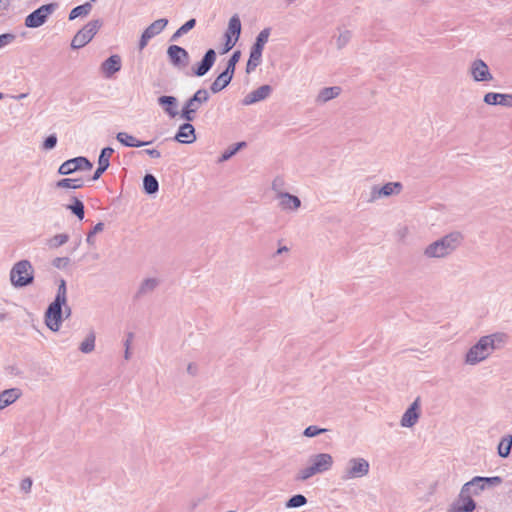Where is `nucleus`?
<instances>
[{
	"label": "nucleus",
	"instance_id": "obj_1",
	"mask_svg": "<svg viewBox=\"0 0 512 512\" xmlns=\"http://www.w3.org/2000/svg\"><path fill=\"white\" fill-rule=\"evenodd\" d=\"M508 336L503 332L484 335L465 354L464 362L475 366L487 360L496 350L503 348Z\"/></svg>",
	"mask_w": 512,
	"mask_h": 512
},
{
	"label": "nucleus",
	"instance_id": "obj_2",
	"mask_svg": "<svg viewBox=\"0 0 512 512\" xmlns=\"http://www.w3.org/2000/svg\"><path fill=\"white\" fill-rule=\"evenodd\" d=\"M463 235L459 231H453L428 244L423 255L427 259H443L455 252L463 242Z\"/></svg>",
	"mask_w": 512,
	"mask_h": 512
},
{
	"label": "nucleus",
	"instance_id": "obj_3",
	"mask_svg": "<svg viewBox=\"0 0 512 512\" xmlns=\"http://www.w3.org/2000/svg\"><path fill=\"white\" fill-rule=\"evenodd\" d=\"M67 301V288L66 281L61 279L59 281L57 293L54 301L48 306L45 312V324L46 326L57 332L62 324L63 320V305L66 304Z\"/></svg>",
	"mask_w": 512,
	"mask_h": 512
},
{
	"label": "nucleus",
	"instance_id": "obj_4",
	"mask_svg": "<svg viewBox=\"0 0 512 512\" xmlns=\"http://www.w3.org/2000/svg\"><path fill=\"white\" fill-rule=\"evenodd\" d=\"M334 464L333 456L329 453H317L309 456L307 466L301 468L295 479L306 481L317 474H323L331 470Z\"/></svg>",
	"mask_w": 512,
	"mask_h": 512
},
{
	"label": "nucleus",
	"instance_id": "obj_5",
	"mask_svg": "<svg viewBox=\"0 0 512 512\" xmlns=\"http://www.w3.org/2000/svg\"><path fill=\"white\" fill-rule=\"evenodd\" d=\"M10 282L15 288L26 287L33 283L34 268L30 261L20 260L10 270Z\"/></svg>",
	"mask_w": 512,
	"mask_h": 512
},
{
	"label": "nucleus",
	"instance_id": "obj_6",
	"mask_svg": "<svg viewBox=\"0 0 512 512\" xmlns=\"http://www.w3.org/2000/svg\"><path fill=\"white\" fill-rule=\"evenodd\" d=\"M370 463L363 457H352L345 463L340 479L342 481H350L353 479L363 478L369 474Z\"/></svg>",
	"mask_w": 512,
	"mask_h": 512
},
{
	"label": "nucleus",
	"instance_id": "obj_7",
	"mask_svg": "<svg viewBox=\"0 0 512 512\" xmlns=\"http://www.w3.org/2000/svg\"><path fill=\"white\" fill-rule=\"evenodd\" d=\"M209 100V93L206 89H198L190 98L184 103L180 112V118L185 121L192 122L196 118V114L202 105Z\"/></svg>",
	"mask_w": 512,
	"mask_h": 512
},
{
	"label": "nucleus",
	"instance_id": "obj_8",
	"mask_svg": "<svg viewBox=\"0 0 512 512\" xmlns=\"http://www.w3.org/2000/svg\"><path fill=\"white\" fill-rule=\"evenodd\" d=\"M101 25L102 22L99 19L88 22L75 34L71 41V47L73 49H80L87 45L96 35Z\"/></svg>",
	"mask_w": 512,
	"mask_h": 512
},
{
	"label": "nucleus",
	"instance_id": "obj_9",
	"mask_svg": "<svg viewBox=\"0 0 512 512\" xmlns=\"http://www.w3.org/2000/svg\"><path fill=\"white\" fill-rule=\"evenodd\" d=\"M57 3H49L40 6L25 18V26L28 28H38L42 26L57 9Z\"/></svg>",
	"mask_w": 512,
	"mask_h": 512
},
{
	"label": "nucleus",
	"instance_id": "obj_10",
	"mask_svg": "<svg viewBox=\"0 0 512 512\" xmlns=\"http://www.w3.org/2000/svg\"><path fill=\"white\" fill-rule=\"evenodd\" d=\"M403 190L401 182H388L383 186L373 185L368 202L373 203L382 198L399 195Z\"/></svg>",
	"mask_w": 512,
	"mask_h": 512
},
{
	"label": "nucleus",
	"instance_id": "obj_11",
	"mask_svg": "<svg viewBox=\"0 0 512 512\" xmlns=\"http://www.w3.org/2000/svg\"><path fill=\"white\" fill-rule=\"evenodd\" d=\"M502 483V479L499 476L494 477H481L476 476L472 478L470 481L465 483L462 487L464 488V491L471 492L472 495H478L483 490H485L488 487H494L497 485H500Z\"/></svg>",
	"mask_w": 512,
	"mask_h": 512
},
{
	"label": "nucleus",
	"instance_id": "obj_12",
	"mask_svg": "<svg viewBox=\"0 0 512 512\" xmlns=\"http://www.w3.org/2000/svg\"><path fill=\"white\" fill-rule=\"evenodd\" d=\"M92 167V163L86 157L79 156L63 162L58 169V173L60 175H69L78 170H90Z\"/></svg>",
	"mask_w": 512,
	"mask_h": 512
},
{
	"label": "nucleus",
	"instance_id": "obj_13",
	"mask_svg": "<svg viewBox=\"0 0 512 512\" xmlns=\"http://www.w3.org/2000/svg\"><path fill=\"white\" fill-rule=\"evenodd\" d=\"M167 24H168V20L166 18H161V19L155 20L153 23H151L143 31V33L140 37L139 50H143L152 38L159 35L165 29Z\"/></svg>",
	"mask_w": 512,
	"mask_h": 512
},
{
	"label": "nucleus",
	"instance_id": "obj_14",
	"mask_svg": "<svg viewBox=\"0 0 512 512\" xmlns=\"http://www.w3.org/2000/svg\"><path fill=\"white\" fill-rule=\"evenodd\" d=\"M167 56L170 63L178 69H183L189 64L188 52L178 45H170L167 49Z\"/></svg>",
	"mask_w": 512,
	"mask_h": 512
},
{
	"label": "nucleus",
	"instance_id": "obj_15",
	"mask_svg": "<svg viewBox=\"0 0 512 512\" xmlns=\"http://www.w3.org/2000/svg\"><path fill=\"white\" fill-rule=\"evenodd\" d=\"M469 72L476 82H486L493 80L488 65L481 59L474 60L469 68Z\"/></svg>",
	"mask_w": 512,
	"mask_h": 512
},
{
	"label": "nucleus",
	"instance_id": "obj_16",
	"mask_svg": "<svg viewBox=\"0 0 512 512\" xmlns=\"http://www.w3.org/2000/svg\"><path fill=\"white\" fill-rule=\"evenodd\" d=\"M420 406L421 401L420 398L417 397L402 415L400 420V425L402 427L410 428L418 422L420 417Z\"/></svg>",
	"mask_w": 512,
	"mask_h": 512
},
{
	"label": "nucleus",
	"instance_id": "obj_17",
	"mask_svg": "<svg viewBox=\"0 0 512 512\" xmlns=\"http://www.w3.org/2000/svg\"><path fill=\"white\" fill-rule=\"evenodd\" d=\"M272 93V87L270 85H262L257 89L248 93L242 100V104L245 106L253 105L260 101L267 99Z\"/></svg>",
	"mask_w": 512,
	"mask_h": 512
},
{
	"label": "nucleus",
	"instance_id": "obj_18",
	"mask_svg": "<svg viewBox=\"0 0 512 512\" xmlns=\"http://www.w3.org/2000/svg\"><path fill=\"white\" fill-rule=\"evenodd\" d=\"M157 103L168 117L173 119L180 116L178 111L179 102L176 97L163 95L158 97Z\"/></svg>",
	"mask_w": 512,
	"mask_h": 512
},
{
	"label": "nucleus",
	"instance_id": "obj_19",
	"mask_svg": "<svg viewBox=\"0 0 512 512\" xmlns=\"http://www.w3.org/2000/svg\"><path fill=\"white\" fill-rule=\"evenodd\" d=\"M174 140L183 144H191L196 141V133L194 126L186 121L180 125L177 133L174 136Z\"/></svg>",
	"mask_w": 512,
	"mask_h": 512
},
{
	"label": "nucleus",
	"instance_id": "obj_20",
	"mask_svg": "<svg viewBox=\"0 0 512 512\" xmlns=\"http://www.w3.org/2000/svg\"><path fill=\"white\" fill-rule=\"evenodd\" d=\"M276 199L278 200L279 208L283 211H297L301 206L299 197L287 192L279 193Z\"/></svg>",
	"mask_w": 512,
	"mask_h": 512
},
{
	"label": "nucleus",
	"instance_id": "obj_21",
	"mask_svg": "<svg viewBox=\"0 0 512 512\" xmlns=\"http://www.w3.org/2000/svg\"><path fill=\"white\" fill-rule=\"evenodd\" d=\"M476 505L474 500L472 499V494L469 491H464V488H461L458 500L455 504L454 510L456 512H472L475 509Z\"/></svg>",
	"mask_w": 512,
	"mask_h": 512
},
{
	"label": "nucleus",
	"instance_id": "obj_22",
	"mask_svg": "<svg viewBox=\"0 0 512 512\" xmlns=\"http://www.w3.org/2000/svg\"><path fill=\"white\" fill-rule=\"evenodd\" d=\"M216 60V52L214 49H209L206 51L204 57L199 62L197 67L194 69V74L198 77H202L208 73V71L212 68Z\"/></svg>",
	"mask_w": 512,
	"mask_h": 512
},
{
	"label": "nucleus",
	"instance_id": "obj_23",
	"mask_svg": "<svg viewBox=\"0 0 512 512\" xmlns=\"http://www.w3.org/2000/svg\"><path fill=\"white\" fill-rule=\"evenodd\" d=\"M342 92L341 87L339 86H331L322 88L315 97L316 105H324L327 102L337 98Z\"/></svg>",
	"mask_w": 512,
	"mask_h": 512
},
{
	"label": "nucleus",
	"instance_id": "obj_24",
	"mask_svg": "<svg viewBox=\"0 0 512 512\" xmlns=\"http://www.w3.org/2000/svg\"><path fill=\"white\" fill-rule=\"evenodd\" d=\"M483 101L488 105H500L512 108V93L502 94L489 92L484 95Z\"/></svg>",
	"mask_w": 512,
	"mask_h": 512
},
{
	"label": "nucleus",
	"instance_id": "obj_25",
	"mask_svg": "<svg viewBox=\"0 0 512 512\" xmlns=\"http://www.w3.org/2000/svg\"><path fill=\"white\" fill-rule=\"evenodd\" d=\"M160 282V279L156 277H148L143 279L136 292V297L141 298L153 293L160 285Z\"/></svg>",
	"mask_w": 512,
	"mask_h": 512
},
{
	"label": "nucleus",
	"instance_id": "obj_26",
	"mask_svg": "<svg viewBox=\"0 0 512 512\" xmlns=\"http://www.w3.org/2000/svg\"><path fill=\"white\" fill-rule=\"evenodd\" d=\"M121 69V57L117 54L111 55L101 64V70L105 77L109 78Z\"/></svg>",
	"mask_w": 512,
	"mask_h": 512
},
{
	"label": "nucleus",
	"instance_id": "obj_27",
	"mask_svg": "<svg viewBox=\"0 0 512 512\" xmlns=\"http://www.w3.org/2000/svg\"><path fill=\"white\" fill-rule=\"evenodd\" d=\"M22 393L19 388H10L0 393V411L16 402Z\"/></svg>",
	"mask_w": 512,
	"mask_h": 512
},
{
	"label": "nucleus",
	"instance_id": "obj_28",
	"mask_svg": "<svg viewBox=\"0 0 512 512\" xmlns=\"http://www.w3.org/2000/svg\"><path fill=\"white\" fill-rule=\"evenodd\" d=\"M116 139L124 146L126 147H143L146 145H149L151 142L149 141H140L137 140L134 136L126 133V132H119L116 135Z\"/></svg>",
	"mask_w": 512,
	"mask_h": 512
},
{
	"label": "nucleus",
	"instance_id": "obj_29",
	"mask_svg": "<svg viewBox=\"0 0 512 512\" xmlns=\"http://www.w3.org/2000/svg\"><path fill=\"white\" fill-rule=\"evenodd\" d=\"M232 78H233V76L231 74H229L228 71L224 70L212 82V84L210 86V90L213 93H218V92L222 91L224 88H226L230 84Z\"/></svg>",
	"mask_w": 512,
	"mask_h": 512
},
{
	"label": "nucleus",
	"instance_id": "obj_30",
	"mask_svg": "<svg viewBox=\"0 0 512 512\" xmlns=\"http://www.w3.org/2000/svg\"><path fill=\"white\" fill-rule=\"evenodd\" d=\"M262 53L261 49H258L254 46L250 49L249 59L246 65V72L249 74L253 72L262 62Z\"/></svg>",
	"mask_w": 512,
	"mask_h": 512
},
{
	"label": "nucleus",
	"instance_id": "obj_31",
	"mask_svg": "<svg viewBox=\"0 0 512 512\" xmlns=\"http://www.w3.org/2000/svg\"><path fill=\"white\" fill-rule=\"evenodd\" d=\"M241 21L237 14L233 15L228 22V27L225 32V36H234L239 39L241 34Z\"/></svg>",
	"mask_w": 512,
	"mask_h": 512
},
{
	"label": "nucleus",
	"instance_id": "obj_32",
	"mask_svg": "<svg viewBox=\"0 0 512 512\" xmlns=\"http://www.w3.org/2000/svg\"><path fill=\"white\" fill-rule=\"evenodd\" d=\"M66 209L71 211L72 214H74L79 220H83L85 216V208L83 202L76 198H72V202L70 204H67Z\"/></svg>",
	"mask_w": 512,
	"mask_h": 512
},
{
	"label": "nucleus",
	"instance_id": "obj_33",
	"mask_svg": "<svg viewBox=\"0 0 512 512\" xmlns=\"http://www.w3.org/2000/svg\"><path fill=\"white\" fill-rule=\"evenodd\" d=\"M144 191L149 194H155L159 190V183L156 177L152 174H146L143 178Z\"/></svg>",
	"mask_w": 512,
	"mask_h": 512
},
{
	"label": "nucleus",
	"instance_id": "obj_34",
	"mask_svg": "<svg viewBox=\"0 0 512 512\" xmlns=\"http://www.w3.org/2000/svg\"><path fill=\"white\" fill-rule=\"evenodd\" d=\"M512 449V435H505L499 445H498V454L500 457L506 458L510 455Z\"/></svg>",
	"mask_w": 512,
	"mask_h": 512
},
{
	"label": "nucleus",
	"instance_id": "obj_35",
	"mask_svg": "<svg viewBox=\"0 0 512 512\" xmlns=\"http://www.w3.org/2000/svg\"><path fill=\"white\" fill-rule=\"evenodd\" d=\"M84 185L82 179H72V178H64L56 182L57 188L63 189H80Z\"/></svg>",
	"mask_w": 512,
	"mask_h": 512
},
{
	"label": "nucleus",
	"instance_id": "obj_36",
	"mask_svg": "<svg viewBox=\"0 0 512 512\" xmlns=\"http://www.w3.org/2000/svg\"><path fill=\"white\" fill-rule=\"evenodd\" d=\"M96 335L91 331L86 338L80 343L79 350L82 353L89 354L95 349Z\"/></svg>",
	"mask_w": 512,
	"mask_h": 512
},
{
	"label": "nucleus",
	"instance_id": "obj_37",
	"mask_svg": "<svg viewBox=\"0 0 512 512\" xmlns=\"http://www.w3.org/2000/svg\"><path fill=\"white\" fill-rule=\"evenodd\" d=\"M92 10V5L89 2H86L82 5H79L73 8L69 14V20H74L78 17L87 16Z\"/></svg>",
	"mask_w": 512,
	"mask_h": 512
},
{
	"label": "nucleus",
	"instance_id": "obj_38",
	"mask_svg": "<svg viewBox=\"0 0 512 512\" xmlns=\"http://www.w3.org/2000/svg\"><path fill=\"white\" fill-rule=\"evenodd\" d=\"M271 33V28H264L260 31V33L257 35L255 43L252 45L258 49L264 50V46L268 42L269 36Z\"/></svg>",
	"mask_w": 512,
	"mask_h": 512
},
{
	"label": "nucleus",
	"instance_id": "obj_39",
	"mask_svg": "<svg viewBox=\"0 0 512 512\" xmlns=\"http://www.w3.org/2000/svg\"><path fill=\"white\" fill-rule=\"evenodd\" d=\"M196 25V20L194 18L185 22L180 28L176 30V32L172 35L171 40L176 41L182 35L188 33L191 29H193Z\"/></svg>",
	"mask_w": 512,
	"mask_h": 512
},
{
	"label": "nucleus",
	"instance_id": "obj_40",
	"mask_svg": "<svg viewBox=\"0 0 512 512\" xmlns=\"http://www.w3.org/2000/svg\"><path fill=\"white\" fill-rule=\"evenodd\" d=\"M114 153V149L111 147H105L101 150L99 158H98V165L108 168L110 165V157Z\"/></svg>",
	"mask_w": 512,
	"mask_h": 512
},
{
	"label": "nucleus",
	"instance_id": "obj_41",
	"mask_svg": "<svg viewBox=\"0 0 512 512\" xmlns=\"http://www.w3.org/2000/svg\"><path fill=\"white\" fill-rule=\"evenodd\" d=\"M245 145H246L245 142H239V143H236L235 145L229 147L228 149H226L223 152V154L219 158V162H224V161L229 160L232 156H234Z\"/></svg>",
	"mask_w": 512,
	"mask_h": 512
},
{
	"label": "nucleus",
	"instance_id": "obj_42",
	"mask_svg": "<svg viewBox=\"0 0 512 512\" xmlns=\"http://www.w3.org/2000/svg\"><path fill=\"white\" fill-rule=\"evenodd\" d=\"M307 503V498L302 494L292 496L285 504L286 508H298Z\"/></svg>",
	"mask_w": 512,
	"mask_h": 512
},
{
	"label": "nucleus",
	"instance_id": "obj_43",
	"mask_svg": "<svg viewBox=\"0 0 512 512\" xmlns=\"http://www.w3.org/2000/svg\"><path fill=\"white\" fill-rule=\"evenodd\" d=\"M69 240V236L67 234H57L49 239L48 245L50 248H58Z\"/></svg>",
	"mask_w": 512,
	"mask_h": 512
},
{
	"label": "nucleus",
	"instance_id": "obj_44",
	"mask_svg": "<svg viewBox=\"0 0 512 512\" xmlns=\"http://www.w3.org/2000/svg\"><path fill=\"white\" fill-rule=\"evenodd\" d=\"M351 39V32L349 30H343L339 32L336 38V46L338 49L344 48Z\"/></svg>",
	"mask_w": 512,
	"mask_h": 512
},
{
	"label": "nucleus",
	"instance_id": "obj_45",
	"mask_svg": "<svg viewBox=\"0 0 512 512\" xmlns=\"http://www.w3.org/2000/svg\"><path fill=\"white\" fill-rule=\"evenodd\" d=\"M240 56H241L240 51H234L233 54L231 55L230 59L227 62L225 71H228V73L231 74L232 76L234 75L235 67L240 59Z\"/></svg>",
	"mask_w": 512,
	"mask_h": 512
},
{
	"label": "nucleus",
	"instance_id": "obj_46",
	"mask_svg": "<svg viewBox=\"0 0 512 512\" xmlns=\"http://www.w3.org/2000/svg\"><path fill=\"white\" fill-rule=\"evenodd\" d=\"M104 230V223L99 222L97 223L93 229L87 234L86 242L93 246L95 244L94 236H96L97 233H100Z\"/></svg>",
	"mask_w": 512,
	"mask_h": 512
},
{
	"label": "nucleus",
	"instance_id": "obj_47",
	"mask_svg": "<svg viewBox=\"0 0 512 512\" xmlns=\"http://www.w3.org/2000/svg\"><path fill=\"white\" fill-rule=\"evenodd\" d=\"M285 181L282 177H276L272 181L271 188L273 192L275 193V198L278 197L279 193H285L284 191Z\"/></svg>",
	"mask_w": 512,
	"mask_h": 512
},
{
	"label": "nucleus",
	"instance_id": "obj_48",
	"mask_svg": "<svg viewBox=\"0 0 512 512\" xmlns=\"http://www.w3.org/2000/svg\"><path fill=\"white\" fill-rule=\"evenodd\" d=\"M327 430L324 429V428H319L315 425H310L308 426L307 428H305L304 432H303V435L306 436V437H315V436H318L324 432H326Z\"/></svg>",
	"mask_w": 512,
	"mask_h": 512
},
{
	"label": "nucleus",
	"instance_id": "obj_49",
	"mask_svg": "<svg viewBox=\"0 0 512 512\" xmlns=\"http://www.w3.org/2000/svg\"><path fill=\"white\" fill-rule=\"evenodd\" d=\"M16 36L12 33H5L0 35V49L11 44L15 40Z\"/></svg>",
	"mask_w": 512,
	"mask_h": 512
},
{
	"label": "nucleus",
	"instance_id": "obj_50",
	"mask_svg": "<svg viewBox=\"0 0 512 512\" xmlns=\"http://www.w3.org/2000/svg\"><path fill=\"white\" fill-rule=\"evenodd\" d=\"M56 144H57V137L55 134H51L44 140L43 149L51 150L56 146Z\"/></svg>",
	"mask_w": 512,
	"mask_h": 512
},
{
	"label": "nucleus",
	"instance_id": "obj_51",
	"mask_svg": "<svg viewBox=\"0 0 512 512\" xmlns=\"http://www.w3.org/2000/svg\"><path fill=\"white\" fill-rule=\"evenodd\" d=\"M132 339H133V334L129 333L127 339L124 341V347H125L124 358H125V360H129L131 358L130 346H131Z\"/></svg>",
	"mask_w": 512,
	"mask_h": 512
},
{
	"label": "nucleus",
	"instance_id": "obj_52",
	"mask_svg": "<svg viewBox=\"0 0 512 512\" xmlns=\"http://www.w3.org/2000/svg\"><path fill=\"white\" fill-rule=\"evenodd\" d=\"M70 263V259L68 257H57L53 260V265L56 268H65Z\"/></svg>",
	"mask_w": 512,
	"mask_h": 512
},
{
	"label": "nucleus",
	"instance_id": "obj_53",
	"mask_svg": "<svg viewBox=\"0 0 512 512\" xmlns=\"http://www.w3.org/2000/svg\"><path fill=\"white\" fill-rule=\"evenodd\" d=\"M409 234V229L407 226H400L395 231V235L398 240L403 241Z\"/></svg>",
	"mask_w": 512,
	"mask_h": 512
},
{
	"label": "nucleus",
	"instance_id": "obj_54",
	"mask_svg": "<svg viewBox=\"0 0 512 512\" xmlns=\"http://www.w3.org/2000/svg\"><path fill=\"white\" fill-rule=\"evenodd\" d=\"M32 480L31 478L27 477L25 479H23L20 483V488L23 492L25 493H29L31 491V488H32Z\"/></svg>",
	"mask_w": 512,
	"mask_h": 512
},
{
	"label": "nucleus",
	"instance_id": "obj_55",
	"mask_svg": "<svg viewBox=\"0 0 512 512\" xmlns=\"http://www.w3.org/2000/svg\"><path fill=\"white\" fill-rule=\"evenodd\" d=\"M202 501H203V498H202V497H195V498H192V499L187 503V509H188L190 512L194 511Z\"/></svg>",
	"mask_w": 512,
	"mask_h": 512
},
{
	"label": "nucleus",
	"instance_id": "obj_56",
	"mask_svg": "<svg viewBox=\"0 0 512 512\" xmlns=\"http://www.w3.org/2000/svg\"><path fill=\"white\" fill-rule=\"evenodd\" d=\"M225 38H226L225 51H229L235 46L238 39H236V37H234V36H225Z\"/></svg>",
	"mask_w": 512,
	"mask_h": 512
},
{
	"label": "nucleus",
	"instance_id": "obj_57",
	"mask_svg": "<svg viewBox=\"0 0 512 512\" xmlns=\"http://www.w3.org/2000/svg\"><path fill=\"white\" fill-rule=\"evenodd\" d=\"M186 371L189 375L195 376L198 373V366L195 363H189L187 365Z\"/></svg>",
	"mask_w": 512,
	"mask_h": 512
},
{
	"label": "nucleus",
	"instance_id": "obj_58",
	"mask_svg": "<svg viewBox=\"0 0 512 512\" xmlns=\"http://www.w3.org/2000/svg\"><path fill=\"white\" fill-rule=\"evenodd\" d=\"M143 152L150 156L151 158L157 159L161 157V153L157 149H145Z\"/></svg>",
	"mask_w": 512,
	"mask_h": 512
},
{
	"label": "nucleus",
	"instance_id": "obj_59",
	"mask_svg": "<svg viewBox=\"0 0 512 512\" xmlns=\"http://www.w3.org/2000/svg\"><path fill=\"white\" fill-rule=\"evenodd\" d=\"M107 170V168H104L100 165H98V168L96 169V171L94 172V175L92 177V180H98L101 175Z\"/></svg>",
	"mask_w": 512,
	"mask_h": 512
},
{
	"label": "nucleus",
	"instance_id": "obj_60",
	"mask_svg": "<svg viewBox=\"0 0 512 512\" xmlns=\"http://www.w3.org/2000/svg\"><path fill=\"white\" fill-rule=\"evenodd\" d=\"M10 5V0H0V11L6 10Z\"/></svg>",
	"mask_w": 512,
	"mask_h": 512
},
{
	"label": "nucleus",
	"instance_id": "obj_61",
	"mask_svg": "<svg viewBox=\"0 0 512 512\" xmlns=\"http://www.w3.org/2000/svg\"><path fill=\"white\" fill-rule=\"evenodd\" d=\"M288 251H289V249L286 246L279 247L277 249V251L275 252L274 256L281 255L283 253H287Z\"/></svg>",
	"mask_w": 512,
	"mask_h": 512
},
{
	"label": "nucleus",
	"instance_id": "obj_62",
	"mask_svg": "<svg viewBox=\"0 0 512 512\" xmlns=\"http://www.w3.org/2000/svg\"><path fill=\"white\" fill-rule=\"evenodd\" d=\"M65 314L66 318L71 315V308L67 305H63V315Z\"/></svg>",
	"mask_w": 512,
	"mask_h": 512
},
{
	"label": "nucleus",
	"instance_id": "obj_63",
	"mask_svg": "<svg viewBox=\"0 0 512 512\" xmlns=\"http://www.w3.org/2000/svg\"><path fill=\"white\" fill-rule=\"evenodd\" d=\"M7 319V313L0 312V322H3Z\"/></svg>",
	"mask_w": 512,
	"mask_h": 512
},
{
	"label": "nucleus",
	"instance_id": "obj_64",
	"mask_svg": "<svg viewBox=\"0 0 512 512\" xmlns=\"http://www.w3.org/2000/svg\"><path fill=\"white\" fill-rule=\"evenodd\" d=\"M26 97H27V94H26V93H22V94H20V95L16 96L15 98H16V99H24V98H26Z\"/></svg>",
	"mask_w": 512,
	"mask_h": 512
}]
</instances>
